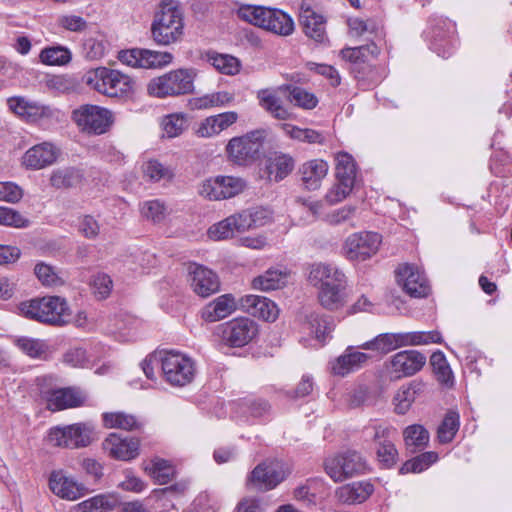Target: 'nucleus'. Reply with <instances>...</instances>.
Wrapping results in <instances>:
<instances>
[{
	"label": "nucleus",
	"mask_w": 512,
	"mask_h": 512,
	"mask_svg": "<svg viewBox=\"0 0 512 512\" xmlns=\"http://www.w3.org/2000/svg\"><path fill=\"white\" fill-rule=\"evenodd\" d=\"M19 311L28 319L54 326L67 324L71 316L67 301L60 296H45L21 302Z\"/></svg>",
	"instance_id": "1"
},
{
	"label": "nucleus",
	"mask_w": 512,
	"mask_h": 512,
	"mask_svg": "<svg viewBox=\"0 0 512 512\" xmlns=\"http://www.w3.org/2000/svg\"><path fill=\"white\" fill-rule=\"evenodd\" d=\"M184 23L182 11L169 0L162 1L161 10L155 14L151 24V35L159 45H170L179 41L183 35Z\"/></svg>",
	"instance_id": "2"
},
{
	"label": "nucleus",
	"mask_w": 512,
	"mask_h": 512,
	"mask_svg": "<svg viewBox=\"0 0 512 512\" xmlns=\"http://www.w3.org/2000/svg\"><path fill=\"white\" fill-rule=\"evenodd\" d=\"M380 48L375 43L354 48H344L341 56L351 63V72L358 81L367 85H377L384 78V70L381 72L370 64V60L377 58Z\"/></svg>",
	"instance_id": "3"
},
{
	"label": "nucleus",
	"mask_w": 512,
	"mask_h": 512,
	"mask_svg": "<svg viewBox=\"0 0 512 512\" xmlns=\"http://www.w3.org/2000/svg\"><path fill=\"white\" fill-rule=\"evenodd\" d=\"M238 15L241 19L277 35L288 36L294 30L293 19L285 12L263 6H243Z\"/></svg>",
	"instance_id": "4"
},
{
	"label": "nucleus",
	"mask_w": 512,
	"mask_h": 512,
	"mask_svg": "<svg viewBox=\"0 0 512 512\" xmlns=\"http://www.w3.org/2000/svg\"><path fill=\"white\" fill-rule=\"evenodd\" d=\"M194 77L192 69H176L150 80L147 90L158 98L188 94L193 91Z\"/></svg>",
	"instance_id": "5"
},
{
	"label": "nucleus",
	"mask_w": 512,
	"mask_h": 512,
	"mask_svg": "<svg viewBox=\"0 0 512 512\" xmlns=\"http://www.w3.org/2000/svg\"><path fill=\"white\" fill-rule=\"evenodd\" d=\"M87 85L109 97H119L133 89V80L118 70L99 67L84 76Z\"/></svg>",
	"instance_id": "6"
},
{
	"label": "nucleus",
	"mask_w": 512,
	"mask_h": 512,
	"mask_svg": "<svg viewBox=\"0 0 512 512\" xmlns=\"http://www.w3.org/2000/svg\"><path fill=\"white\" fill-rule=\"evenodd\" d=\"M94 426L91 423H75L51 428L47 441L55 447L82 448L94 441Z\"/></svg>",
	"instance_id": "7"
},
{
	"label": "nucleus",
	"mask_w": 512,
	"mask_h": 512,
	"mask_svg": "<svg viewBox=\"0 0 512 512\" xmlns=\"http://www.w3.org/2000/svg\"><path fill=\"white\" fill-rule=\"evenodd\" d=\"M72 119L82 132L89 135L106 133L113 123L111 111L91 104H85L75 109Z\"/></svg>",
	"instance_id": "8"
},
{
	"label": "nucleus",
	"mask_w": 512,
	"mask_h": 512,
	"mask_svg": "<svg viewBox=\"0 0 512 512\" xmlns=\"http://www.w3.org/2000/svg\"><path fill=\"white\" fill-rule=\"evenodd\" d=\"M165 380L173 386H185L194 378L193 361L177 351H165L160 357Z\"/></svg>",
	"instance_id": "9"
},
{
	"label": "nucleus",
	"mask_w": 512,
	"mask_h": 512,
	"mask_svg": "<svg viewBox=\"0 0 512 512\" xmlns=\"http://www.w3.org/2000/svg\"><path fill=\"white\" fill-rule=\"evenodd\" d=\"M264 138L265 131L263 130H255L244 136L234 137L226 146L227 154L233 162L239 165L254 161L259 157Z\"/></svg>",
	"instance_id": "10"
},
{
	"label": "nucleus",
	"mask_w": 512,
	"mask_h": 512,
	"mask_svg": "<svg viewBox=\"0 0 512 512\" xmlns=\"http://www.w3.org/2000/svg\"><path fill=\"white\" fill-rule=\"evenodd\" d=\"M335 160L338 183L326 195L330 203H338L351 193L357 173L356 163L350 154L339 152Z\"/></svg>",
	"instance_id": "11"
},
{
	"label": "nucleus",
	"mask_w": 512,
	"mask_h": 512,
	"mask_svg": "<svg viewBox=\"0 0 512 512\" xmlns=\"http://www.w3.org/2000/svg\"><path fill=\"white\" fill-rule=\"evenodd\" d=\"M326 473L335 481H343L366 470V461L360 453L348 450L325 461Z\"/></svg>",
	"instance_id": "12"
},
{
	"label": "nucleus",
	"mask_w": 512,
	"mask_h": 512,
	"mask_svg": "<svg viewBox=\"0 0 512 512\" xmlns=\"http://www.w3.org/2000/svg\"><path fill=\"white\" fill-rule=\"evenodd\" d=\"M217 330L227 346L244 347L255 338L258 326L250 318L238 317L219 325Z\"/></svg>",
	"instance_id": "13"
},
{
	"label": "nucleus",
	"mask_w": 512,
	"mask_h": 512,
	"mask_svg": "<svg viewBox=\"0 0 512 512\" xmlns=\"http://www.w3.org/2000/svg\"><path fill=\"white\" fill-rule=\"evenodd\" d=\"M288 473L289 471L281 461H264L251 471L247 479V486L260 491H268L284 481Z\"/></svg>",
	"instance_id": "14"
},
{
	"label": "nucleus",
	"mask_w": 512,
	"mask_h": 512,
	"mask_svg": "<svg viewBox=\"0 0 512 512\" xmlns=\"http://www.w3.org/2000/svg\"><path fill=\"white\" fill-rule=\"evenodd\" d=\"M381 242V235L376 232L353 233L345 240L343 252L348 260L366 261L377 253Z\"/></svg>",
	"instance_id": "15"
},
{
	"label": "nucleus",
	"mask_w": 512,
	"mask_h": 512,
	"mask_svg": "<svg viewBox=\"0 0 512 512\" xmlns=\"http://www.w3.org/2000/svg\"><path fill=\"white\" fill-rule=\"evenodd\" d=\"M246 188V182L240 177L216 176L204 180L199 194L209 200H222L235 197Z\"/></svg>",
	"instance_id": "16"
},
{
	"label": "nucleus",
	"mask_w": 512,
	"mask_h": 512,
	"mask_svg": "<svg viewBox=\"0 0 512 512\" xmlns=\"http://www.w3.org/2000/svg\"><path fill=\"white\" fill-rule=\"evenodd\" d=\"M119 60L127 66L145 69L162 68L170 64L173 55L169 52H160L149 49L134 48L119 52Z\"/></svg>",
	"instance_id": "17"
},
{
	"label": "nucleus",
	"mask_w": 512,
	"mask_h": 512,
	"mask_svg": "<svg viewBox=\"0 0 512 512\" xmlns=\"http://www.w3.org/2000/svg\"><path fill=\"white\" fill-rule=\"evenodd\" d=\"M188 282L195 294L206 298L220 289L218 275L206 266L190 263L188 265Z\"/></svg>",
	"instance_id": "18"
},
{
	"label": "nucleus",
	"mask_w": 512,
	"mask_h": 512,
	"mask_svg": "<svg viewBox=\"0 0 512 512\" xmlns=\"http://www.w3.org/2000/svg\"><path fill=\"white\" fill-rule=\"evenodd\" d=\"M398 284L411 297H426L430 292V286L423 273L410 264L400 266L396 271Z\"/></svg>",
	"instance_id": "19"
},
{
	"label": "nucleus",
	"mask_w": 512,
	"mask_h": 512,
	"mask_svg": "<svg viewBox=\"0 0 512 512\" xmlns=\"http://www.w3.org/2000/svg\"><path fill=\"white\" fill-rule=\"evenodd\" d=\"M60 153L55 144L45 141L29 148L22 157V164L26 169L40 170L54 164Z\"/></svg>",
	"instance_id": "20"
},
{
	"label": "nucleus",
	"mask_w": 512,
	"mask_h": 512,
	"mask_svg": "<svg viewBox=\"0 0 512 512\" xmlns=\"http://www.w3.org/2000/svg\"><path fill=\"white\" fill-rule=\"evenodd\" d=\"M426 363V356L417 350H404L391 357V373L396 378L409 377L419 372Z\"/></svg>",
	"instance_id": "21"
},
{
	"label": "nucleus",
	"mask_w": 512,
	"mask_h": 512,
	"mask_svg": "<svg viewBox=\"0 0 512 512\" xmlns=\"http://www.w3.org/2000/svg\"><path fill=\"white\" fill-rule=\"evenodd\" d=\"M102 445L109 456L116 460L129 461L139 455L140 442L137 438L121 437L117 433H111Z\"/></svg>",
	"instance_id": "22"
},
{
	"label": "nucleus",
	"mask_w": 512,
	"mask_h": 512,
	"mask_svg": "<svg viewBox=\"0 0 512 512\" xmlns=\"http://www.w3.org/2000/svg\"><path fill=\"white\" fill-rule=\"evenodd\" d=\"M432 24L430 48L442 58H448L452 54L455 25L447 19H435Z\"/></svg>",
	"instance_id": "23"
},
{
	"label": "nucleus",
	"mask_w": 512,
	"mask_h": 512,
	"mask_svg": "<svg viewBox=\"0 0 512 512\" xmlns=\"http://www.w3.org/2000/svg\"><path fill=\"white\" fill-rule=\"evenodd\" d=\"M239 306L248 314L265 321H275L278 317L277 305L263 296L245 295L239 299Z\"/></svg>",
	"instance_id": "24"
},
{
	"label": "nucleus",
	"mask_w": 512,
	"mask_h": 512,
	"mask_svg": "<svg viewBox=\"0 0 512 512\" xmlns=\"http://www.w3.org/2000/svg\"><path fill=\"white\" fill-rule=\"evenodd\" d=\"M246 221V215L242 216L241 212L232 214L208 229L209 238L216 241L233 238L247 231Z\"/></svg>",
	"instance_id": "25"
},
{
	"label": "nucleus",
	"mask_w": 512,
	"mask_h": 512,
	"mask_svg": "<svg viewBox=\"0 0 512 512\" xmlns=\"http://www.w3.org/2000/svg\"><path fill=\"white\" fill-rule=\"evenodd\" d=\"M7 103L12 112L27 122H37L51 115V110L48 106L40 105L22 96L10 97Z\"/></svg>",
	"instance_id": "26"
},
{
	"label": "nucleus",
	"mask_w": 512,
	"mask_h": 512,
	"mask_svg": "<svg viewBox=\"0 0 512 512\" xmlns=\"http://www.w3.org/2000/svg\"><path fill=\"white\" fill-rule=\"evenodd\" d=\"M299 20L307 37L318 43H323L326 40V21L322 15L317 14L310 7H305V5L302 4Z\"/></svg>",
	"instance_id": "27"
},
{
	"label": "nucleus",
	"mask_w": 512,
	"mask_h": 512,
	"mask_svg": "<svg viewBox=\"0 0 512 512\" xmlns=\"http://www.w3.org/2000/svg\"><path fill=\"white\" fill-rule=\"evenodd\" d=\"M85 396L76 388L67 387L52 390L47 398V407L50 410L58 411L67 408H74L83 405Z\"/></svg>",
	"instance_id": "28"
},
{
	"label": "nucleus",
	"mask_w": 512,
	"mask_h": 512,
	"mask_svg": "<svg viewBox=\"0 0 512 512\" xmlns=\"http://www.w3.org/2000/svg\"><path fill=\"white\" fill-rule=\"evenodd\" d=\"M236 299L232 294H224L208 303L201 312L206 322H217L232 314L237 309Z\"/></svg>",
	"instance_id": "29"
},
{
	"label": "nucleus",
	"mask_w": 512,
	"mask_h": 512,
	"mask_svg": "<svg viewBox=\"0 0 512 512\" xmlns=\"http://www.w3.org/2000/svg\"><path fill=\"white\" fill-rule=\"evenodd\" d=\"M346 277L341 282L327 284L320 288L318 299L322 307L327 310H338L347 303Z\"/></svg>",
	"instance_id": "30"
},
{
	"label": "nucleus",
	"mask_w": 512,
	"mask_h": 512,
	"mask_svg": "<svg viewBox=\"0 0 512 512\" xmlns=\"http://www.w3.org/2000/svg\"><path fill=\"white\" fill-rule=\"evenodd\" d=\"M49 487L55 495L64 499L75 500L82 496L83 487L72 478L66 476L62 471L51 473Z\"/></svg>",
	"instance_id": "31"
},
{
	"label": "nucleus",
	"mask_w": 512,
	"mask_h": 512,
	"mask_svg": "<svg viewBox=\"0 0 512 512\" xmlns=\"http://www.w3.org/2000/svg\"><path fill=\"white\" fill-rule=\"evenodd\" d=\"M237 119L238 114L234 111H228L207 117L200 123L196 133L200 137H211L217 135L233 125Z\"/></svg>",
	"instance_id": "32"
},
{
	"label": "nucleus",
	"mask_w": 512,
	"mask_h": 512,
	"mask_svg": "<svg viewBox=\"0 0 512 512\" xmlns=\"http://www.w3.org/2000/svg\"><path fill=\"white\" fill-rule=\"evenodd\" d=\"M374 486L369 481H359L344 485L337 489L339 501L347 504L362 503L373 493Z\"/></svg>",
	"instance_id": "33"
},
{
	"label": "nucleus",
	"mask_w": 512,
	"mask_h": 512,
	"mask_svg": "<svg viewBox=\"0 0 512 512\" xmlns=\"http://www.w3.org/2000/svg\"><path fill=\"white\" fill-rule=\"evenodd\" d=\"M368 359L369 356L366 353L355 351L353 347H348L345 353L332 363L331 370L335 375L345 376L360 368Z\"/></svg>",
	"instance_id": "34"
},
{
	"label": "nucleus",
	"mask_w": 512,
	"mask_h": 512,
	"mask_svg": "<svg viewBox=\"0 0 512 512\" xmlns=\"http://www.w3.org/2000/svg\"><path fill=\"white\" fill-rule=\"evenodd\" d=\"M345 277V274L336 266L325 263L313 264L309 272V281L315 286L321 284V287L335 284L336 281L341 282Z\"/></svg>",
	"instance_id": "35"
},
{
	"label": "nucleus",
	"mask_w": 512,
	"mask_h": 512,
	"mask_svg": "<svg viewBox=\"0 0 512 512\" xmlns=\"http://www.w3.org/2000/svg\"><path fill=\"white\" fill-rule=\"evenodd\" d=\"M294 159L284 153H275L267 160L266 170L270 181L279 182L294 169Z\"/></svg>",
	"instance_id": "36"
},
{
	"label": "nucleus",
	"mask_w": 512,
	"mask_h": 512,
	"mask_svg": "<svg viewBox=\"0 0 512 512\" xmlns=\"http://www.w3.org/2000/svg\"><path fill=\"white\" fill-rule=\"evenodd\" d=\"M301 179L308 190H315L327 175L328 164L324 160L315 159L304 163L300 169Z\"/></svg>",
	"instance_id": "37"
},
{
	"label": "nucleus",
	"mask_w": 512,
	"mask_h": 512,
	"mask_svg": "<svg viewBox=\"0 0 512 512\" xmlns=\"http://www.w3.org/2000/svg\"><path fill=\"white\" fill-rule=\"evenodd\" d=\"M257 99L261 108L278 120H287L291 113L283 107L281 99L272 89H261L257 92Z\"/></svg>",
	"instance_id": "38"
},
{
	"label": "nucleus",
	"mask_w": 512,
	"mask_h": 512,
	"mask_svg": "<svg viewBox=\"0 0 512 512\" xmlns=\"http://www.w3.org/2000/svg\"><path fill=\"white\" fill-rule=\"evenodd\" d=\"M83 180L80 169L66 166L54 169L50 175V185L55 189H69L79 185Z\"/></svg>",
	"instance_id": "39"
},
{
	"label": "nucleus",
	"mask_w": 512,
	"mask_h": 512,
	"mask_svg": "<svg viewBox=\"0 0 512 512\" xmlns=\"http://www.w3.org/2000/svg\"><path fill=\"white\" fill-rule=\"evenodd\" d=\"M404 342V333H383L376 336L373 340L364 343L361 347L387 354L397 348L406 346Z\"/></svg>",
	"instance_id": "40"
},
{
	"label": "nucleus",
	"mask_w": 512,
	"mask_h": 512,
	"mask_svg": "<svg viewBox=\"0 0 512 512\" xmlns=\"http://www.w3.org/2000/svg\"><path fill=\"white\" fill-rule=\"evenodd\" d=\"M403 438L407 449L411 453H415L428 446L430 435L424 426L420 424H413L404 429Z\"/></svg>",
	"instance_id": "41"
},
{
	"label": "nucleus",
	"mask_w": 512,
	"mask_h": 512,
	"mask_svg": "<svg viewBox=\"0 0 512 512\" xmlns=\"http://www.w3.org/2000/svg\"><path fill=\"white\" fill-rule=\"evenodd\" d=\"M204 57L220 73L235 75L240 71V61L232 55L210 50L205 53Z\"/></svg>",
	"instance_id": "42"
},
{
	"label": "nucleus",
	"mask_w": 512,
	"mask_h": 512,
	"mask_svg": "<svg viewBox=\"0 0 512 512\" xmlns=\"http://www.w3.org/2000/svg\"><path fill=\"white\" fill-rule=\"evenodd\" d=\"M279 89L288 92L287 98L290 103L303 109H313L318 103L317 97L302 87L288 84Z\"/></svg>",
	"instance_id": "43"
},
{
	"label": "nucleus",
	"mask_w": 512,
	"mask_h": 512,
	"mask_svg": "<svg viewBox=\"0 0 512 512\" xmlns=\"http://www.w3.org/2000/svg\"><path fill=\"white\" fill-rule=\"evenodd\" d=\"M286 273L280 269H268L263 275L254 278L255 289L269 291L281 288L286 282Z\"/></svg>",
	"instance_id": "44"
},
{
	"label": "nucleus",
	"mask_w": 512,
	"mask_h": 512,
	"mask_svg": "<svg viewBox=\"0 0 512 512\" xmlns=\"http://www.w3.org/2000/svg\"><path fill=\"white\" fill-rule=\"evenodd\" d=\"M103 422L107 428H118L128 431L138 430L142 427V423L135 416L124 412L104 413Z\"/></svg>",
	"instance_id": "45"
},
{
	"label": "nucleus",
	"mask_w": 512,
	"mask_h": 512,
	"mask_svg": "<svg viewBox=\"0 0 512 512\" xmlns=\"http://www.w3.org/2000/svg\"><path fill=\"white\" fill-rule=\"evenodd\" d=\"M40 61L49 66H63L72 59V53L66 46H51L41 50Z\"/></svg>",
	"instance_id": "46"
},
{
	"label": "nucleus",
	"mask_w": 512,
	"mask_h": 512,
	"mask_svg": "<svg viewBox=\"0 0 512 512\" xmlns=\"http://www.w3.org/2000/svg\"><path fill=\"white\" fill-rule=\"evenodd\" d=\"M459 419V414L456 411L451 410L445 414L437 430V438L440 443L447 444L454 439L456 433L459 430Z\"/></svg>",
	"instance_id": "47"
},
{
	"label": "nucleus",
	"mask_w": 512,
	"mask_h": 512,
	"mask_svg": "<svg viewBox=\"0 0 512 512\" xmlns=\"http://www.w3.org/2000/svg\"><path fill=\"white\" fill-rule=\"evenodd\" d=\"M118 504V499L113 495L100 494L81 502L78 506L82 512H92L99 510L100 512H110Z\"/></svg>",
	"instance_id": "48"
},
{
	"label": "nucleus",
	"mask_w": 512,
	"mask_h": 512,
	"mask_svg": "<svg viewBox=\"0 0 512 512\" xmlns=\"http://www.w3.org/2000/svg\"><path fill=\"white\" fill-rule=\"evenodd\" d=\"M145 470L159 485L167 484L175 475L174 467L169 463V461L164 459L152 460L151 466L146 467Z\"/></svg>",
	"instance_id": "49"
},
{
	"label": "nucleus",
	"mask_w": 512,
	"mask_h": 512,
	"mask_svg": "<svg viewBox=\"0 0 512 512\" xmlns=\"http://www.w3.org/2000/svg\"><path fill=\"white\" fill-rule=\"evenodd\" d=\"M438 459V454L433 451L424 452L416 457L407 460L400 468L401 474L406 473H420L426 470L430 465L435 463Z\"/></svg>",
	"instance_id": "50"
},
{
	"label": "nucleus",
	"mask_w": 512,
	"mask_h": 512,
	"mask_svg": "<svg viewBox=\"0 0 512 512\" xmlns=\"http://www.w3.org/2000/svg\"><path fill=\"white\" fill-rule=\"evenodd\" d=\"M430 365L440 383L446 385L449 383L452 384V371L442 351L437 350L432 353L430 356Z\"/></svg>",
	"instance_id": "51"
},
{
	"label": "nucleus",
	"mask_w": 512,
	"mask_h": 512,
	"mask_svg": "<svg viewBox=\"0 0 512 512\" xmlns=\"http://www.w3.org/2000/svg\"><path fill=\"white\" fill-rule=\"evenodd\" d=\"M284 130L292 139L301 142L309 144H322L324 142V136L314 129H303L293 125H285Z\"/></svg>",
	"instance_id": "52"
},
{
	"label": "nucleus",
	"mask_w": 512,
	"mask_h": 512,
	"mask_svg": "<svg viewBox=\"0 0 512 512\" xmlns=\"http://www.w3.org/2000/svg\"><path fill=\"white\" fill-rule=\"evenodd\" d=\"M406 346L427 345L431 343H442L443 339L440 332L433 331H417L404 332Z\"/></svg>",
	"instance_id": "53"
},
{
	"label": "nucleus",
	"mask_w": 512,
	"mask_h": 512,
	"mask_svg": "<svg viewBox=\"0 0 512 512\" xmlns=\"http://www.w3.org/2000/svg\"><path fill=\"white\" fill-rule=\"evenodd\" d=\"M162 125L168 137H177L187 128V117L183 113L170 114L164 118Z\"/></svg>",
	"instance_id": "54"
},
{
	"label": "nucleus",
	"mask_w": 512,
	"mask_h": 512,
	"mask_svg": "<svg viewBox=\"0 0 512 512\" xmlns=\"http://www.w3.org/2000/svg\"><path fill=\"white\" fill-rule=\"evenodd\" d=\"M56 23L58 27L74 33H82L89 26L83 17L75 14H62L57 17Z\"/></svg>",
	"instance_id": "55"
},
{
	"label": "nucleus",
	"mask_w": 512,
	"mask_h": 512,
	"mask_svg": "<svg viewBox=\"0 0 512 512\" xmlns=\"http://www.w3.org/2000/svg\"><path fill=\"white\" fill-rule=\"evenodd\" d=\"M0 225L25 228L28 227L29 220L13 208L0 206Z\"/></svg>",
	"instance_id": "56"
},
{
	"label": "nucleus",
	"mask_w": 512,
	"mask_h": 512,
	"mask_svg": "<svg viewBox=\"0 0 512 512\" xmlns=\"http://www.w3.org/2000/svg\"><path fill=\"white\" fill-rule=\"evenodd\" d=\"M365 432L371 434L375 447H378L392 442L396 429L391 426L373 425L366 427Z\"/></svg>",
	"instance_id": "57"
},
{
	"label": "nucleus",
	"mask_w": 512,
	"mask_h": 512,
	"mask_svg": "<svg viewBox=\"0 0 512 512\" xmlns=\"http://www.w3.org/2000/svg\"><path fill=\"white\" fill-rule=\"evenodd\" d=\"M34 272L39 281L45 286H59L63 284V280L50 265L38 263L34 268Z\"/></svg>",
	"instance_id": "58"
},
{
	"label": "nucleus",
	"mask_w": 512,
	"mask_h": 512,
	"mask_svg": "<svg viewBox=\"0 0 512 512\" xmlns=\"http://www.w3.org/2000/svg\"><path fill=\"white\" fill-rule=\"evenodd\" d=\"M375 452L378 462L384 468H392L398 459V451L393 443L382 444L381 446L375 447Z\"/></svg>",
	"instance_id": "59"
},
{
	"label": "nucleus",
	"mask_w": 512,
	"mask_h": 512,
	"mask_svg": "<svg viewBox=\"0 0 512 512\" xmlns=\"http://www.w3.org/2000/svg\"><path fill=\"white\" fill-rule=\"evenodd\" d=\"M241 215H246L247 230L265 225L271 218L270 211L265 208H255L241 211Z\"/></svg>",
	"instance_id": "60"
},
{
	"label": "nucleus",
	"mask_w": 512,
	"mask_h": 512,
	"mask_svg": "<svg viewBox=\"0 0 512 512\" xmlns=\"http://www.w3.org/2000/svg\"><path fill=\"white\" fill-rule=\"evenodd\" d=\"M105 44L102 39L87 37L83 42V54L86 59L97 60L104 56Z\"/></svg>",
	"instance_id": "61"
},
{
	"label": "nucleus",
	"mask_w": 512,
	"mask_h": 512,
	"mask_svg": "<svg viewBox=\"0 0 512 512\" xmlns=\"http://www.w3.org/2000/svg\"><path fill=\"white\" fill-rule=\"evenodd\" d=\"M142 214L145 218L153 222H161L166 216V207L163 202L159 200L147 201L141 208Z\"/></svg>",
	"instance_id": "62"
},
{
	"label": "nucleus",
	"mask_w": 512,
	"mask_h": 512,
	"mask_svg": "<svg viewBox=\"0 0 512 512\" xmlns=\"http://www.w3.org/2000/svg\"><path fill=\"white\" fill-rule=\"evenodd\" d=\"M94 293L99 299H106L113 288V281L111 277L105 273H97L93 276L91 282Z\"/></svg>",
	"instance_id": "63"
},
{
	"label": "nucleus",
	"mask_w": 512,
	"mask_h": 512,
	"mask_svg": "<svg viewBox=\"0 0 512 512\" xmlns=\"http://www.w3.org/2000/svg\"><path fill=\"white\" fill-rule=\"evenodd\" d=\"M310 325L318 340L324 341L326 336L333 330V324L328 317L311 315Z\"/></svg>",
	"instance_id": "64"
}]
</instances>
